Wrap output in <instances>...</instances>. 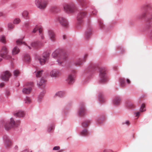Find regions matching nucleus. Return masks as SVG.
<instances>
[{
    "label": "nucleus",
    "mask_w": 152,
    "mask_h": 152,
    "mask_svg": "<svg viewBox=\"0 0 152 152\" xmlns=\"http://www.w3.org/2000/svg\"><path fill=\"white\" fill-rule=\"evenodd\" d=\"M38 26H36L35 28L32 31V32L34 33H35L37 31V30H38Z\"/></svg>",
    "instance_id": "37998d69"
},
{
    "label": "nucleus",
    "mask_w": 152,
    "mask_h": 152,
    "mask_svg": "<svg viewBox=\"0 0 152 152\" xmlns=\"http://www.w3.org/2000/svg\"><path fill=\"white\" fill-rule=\"evenodd\" d=\"M90 123V121H89L87 120L83 122L82 125L83 127H88Z\"/></svg>",
    "instance_id": "cd10ccee"
},
{
    "label": "nucleus",
    "mask_w": 152,
    "mask_h": 152,
    "mask_svg": "<svg viewBox=\"0 0 152 152\" xmlns=\"http://www.w3.org/2000/svg\"><path fill=\"white\" fill-rule=\"evenodd\" d=\"M8 50L6 46H3L0 52V56L2 58L6 59H8L11 58V56L8 55Z\"/></svg>",
    "instance_id": "20e7f679"
},
{
    "label": "nucleus",
    "mask_w": 152,
    "mask_h": 152,
    "mask_svg": "<svg viewBox=\"0 0 152 152\" xmlns=\"http://www.w3.org/2000/svg\"><path fill=\"white\" fill-rule=\"evenodd\" d=\"M121 102V99L120 97L116 96L113 100V103L114 104L116 105H119Z\"/></svg>",
    "instance_id": "2eb2a0df"
},
{
    "label": "nucleus",
    "mask_w": 152,
    "mask_h": 152,
    "mask_svg": "<svg viewBox=\"0 0 152 152\" xmlns=\"http://www.w3.org/2000/svg\"><path fill=\"white\" fill-rule=\"evenodd\" d=\"M110 151L107 149L104 150L103 151V152H110Z\"/></svg>",
    "instance_id": "13d9d810"
},
{
    "label": "nucleus",
    "mask_w": 152,
    "mask_h": 152,
    "mask_svg": "<svg viewBox=\"0 0 152 152\" xmlns=\"http://www.w3.org/2000/svg\"><path fill=\"white\" fill-rule=\"evenodd\" d=\"M63 39H66V35H64L63 36Z\"/></svg>",
    "instance_id": "052dcab7"
},
{
    "label": "nucleus",
    "mask_w": 152,
    "mask_h": 152,
    "mask_svg": "<svg viewBox=\"0 0 152 152\" xmlns=\"http://www.w3.org/2000/svg\"><path fill=\"white\" fill-rule=\"evenodd\" d=\"M57 20L64 27L67 28L68 27L69 24L67 21L63 17H59L57 18Z\"/></svg>",
    "instance_id": "1a4fd4ad"
},
{
    "label": "nucleus",
    "mask_w": 152,
    "mask_h": 152,
    "mask_svg": "<svg viewBox=\"0 0 152 152\" xmlns=\"http://www.w3.org/2000/svg\"><path fill=\"white\" fill-rule=\"evenodd\" d=\"M4 140L5 145L6 147H9L11 145L12 142L9 138L7 137L6 139L4 138Z\"/></svg>",
    "instance_id": "f3484780"
},
{
    "label": "nucleus",
    "mask_w": 152,
    "mask_h": 152,
    "mask_svg": "<svg viewBox=\"0 0 152 152\" xmlns=\"http://www.w3.org/2000/svg\"><path fill=\"white\" fill-rule=\"evenodd\" d=\"M14 148L15 150H17L18 148V147L16 145L15 146Z\"/></svg>",
    "instance_id": "680f3d73"
},
{
    "label": "nucleus",
    "mask_w": 152,
    "mask_h": 152,
    "mask_svg": "<svg viewBox=\"0 0 152 152\" xmlns=\"http://www.w3.org/2000/svg\"><path fill=\"white\" fill-rule=\"evenodd\" d=\"M60 148L59 146H55L53 148V150H59Z\"/></svg>",
    "instance_id": "49530a36"
},
{
    "label": "nucleus",
    "mask_w": 152,
    "mask_h": 152,
    "mask_svg": "<svg viewBox=\"0 0 152 152\" xmlns=\"http://www.w3.org/2000/svg\"><path fill=\"white\" fill-rule=\"evenodd\" d=\"M11 76L10 72L8 71H6L4 72L1 76V78L3 80H8Z\"/></svg>",
    "instance_id": "9b49d317"
},
{
    "label": "nucleus",
    "mask_w": 152,
    "mask_h": 152,
    "mask_svg": "<svg viewBox=\"0 0 152 152\" xmlns=\"http://www.w3.org/2000/svg\"><path fill=\"white\" fill-rule=\"evenodd\" d=\"M87 55H86L85 56V57H84V58H86V57H87Z\"/></svg>",
    "instance_id": "e2e57ef3"
},
{
    "label": "nucleus",
    "mask_w": 152,
    "mask_h": 152,
    "mask_svg": "<svg viewBox=\"0 0 152 152\" xmlns=\"http://www.w3.org/2000/svg\"><path fill=\"white\" fill-rule=\"evenodd\" d=\"M4 85V83H1L0 84V87L1 88H2L3 87Z\"/></svg>",
    "instance_id": "603ef678"
},
{
    "label": "nucleus",
    "mask_w": 152,
    "mask_h": 152,
    "mask_svg": "<svg viewBox=\"0 0 152 152\" xmlns=\"http://www.w3.org/2000/svg\"><path fill=\"white\" fill-rule=\"evenodd\" d=\"M38 30L39 31V33L41 37V38L42 39H44V37L43 35V34L42 33V29L41 28H39L38 27Z\"/></svg>",
    "instance_id": "c9c22d12"
},
{
    "label": "nucleus",
    "mask_w": 152,
    "mask_h": 152,
    "mask_svg": "<svg viewBox=\"0 0 152 152\" xmlns=\"http://www.w3.org/2000/svg\"><path fill=\"white\" fill-rule=\"evenodd\" d=\"M43 71V70L37 71V72L36 73V77H40L41 76Z\"/></svg>",
    "instance_id": "c756f323"
},
{
    "label": "nucleus",
    "mask_w": 152,
    "mask_h": 152,
    "mask_svg": "<svg viewBox=\"0 0 152 152\" xmlns=\"http://www.w3.org/2000/svg\"><path fill=\"white\" fill-rule=\"evenodd\" d=\"M48 35L50 39L53 41H54L56 39V36L53 31L52 30H49L48 31Z\"/></svg>",
    "instance_id": "4468645a"
},
{
    "label": "nucleus",
    "mask_w": 152,
    "mask_h": 152,
    "mask_svg": "<svg viewBox=\"0 0 152 152\" xmlns=\"http://www.w3.org/2000/svg\"><path fill=\"white\" fill-rule=\"evenodd\" d=\"M1 30H2L1 28H0V31Z\"/></svg>",
    "instance_id": "338daca9"
},
{
    "label": "nucleus",
    "mask_w": 152,
    "mask_h": 152,
    "mask_svg": "<svg viewBox=\"0 0 152 152\" xmlns=\"http://www.w3.org/2000/svg\"><path fill=\"white\" fill-rule=\"evenodd\" d=\"M140 113L139 112H138L136 113V116H139L140 115Z\"/></svg>",
    "instance_id": "4d7b16f0"
},
{
    "label": "nucleus",
    "mask_w": 152,
    "mask_h": 152,
    "mask_svg": "<svg viewBox=\"0 0 152 152\" xmlns=\"http://www.w3.org/2000/svg\"><path fill=\"white\" fill-rule=\"evenodd\" d=\"M61 51L59 50H57L54 51L52 54V56L54 58L57 57L58 59L57 62L60 65H62V64L67 59V57L65 55H62Z\"/></svg>",
    "instance_id": "f257e3e1"
},
{
    "label": "nucleus",
    "mask_w": 152,
    "mask_h": 152,
    "mask_svg": "<svg viewBox=\"0 0 152 152\" xmlns=\"http://www.w3.org/2000/svg\"><path fill=\"white\" fill-rule=\"evenodd\" d=\"M13 73L14 76L17 77L19 75L20 72L18 70H15L14 71Z\"/></svg>",
    "instance_id": "79ce46f5"
},
{
    "label": "nucleus",
    "mask_w": 152,
    "mask_h": 152,
    "mask_svg": "<svg viewBox=\"0 0 152 152\" xmlns=\"http://www.w3.org/2000/svg\"><path fill=\"white\" fill-rule=\"evenodd\" d=\"M83 63V59H79L75 63V64L76 65L80 66Z\"/></svg>",
    "instance_id": "72a5a7b5"
},
{
    "label": "nucleus",
    "mask_w": 152,
    "mask_h": 152,
    "mask_svg": "<svg viewBox=\"0 0 152 152\" xmlns=\"http://www.w3.org/2000/svg\"><path fill=\"white\" fill-rule=\"evenodd\" d=\"M64 9L65 11L69 13L73 12L76 10L75 5L73 3L67 4L64 6Z\"/></svg>",
    "instance_id": "0eeeda50"
},
{
    "label": "nucleus",
    "mask_w": 152,
    "mask_h": 152,
    "mask_svg": "<svg viewBox=\"0 0 152 152\" xmlns=\"http://www.w3.org/2000/svg\"><path fill=\"white\" fill-rule=\"evenodd\" d=\"M49 53L48 52H44L42 56V57L46 59V60H47L48 58L49 57Z\"/></svg>",
    "instance_id": "473e14b6"
},
{
    "label": "nucleus",
    "mask_w": 152,
    "mask_h": 152,
    "mask_svg": "<svg viewBox=\"0 0 152 152\" xmlns=\"http://www.w3.org/2000/svg\"><path fill=\"white\" fill-rule=\"evenodd\" d=\"M99 99L100 102H103L104 101V97L103 95H99Z\"/></svg>",
    "instance_id": "ea45409f"
},
{
    "label": "nucleus",
    "mask_w": 152,
    "mask_h": 152,
    "mask_svg": "<svg viewBox=\"0 0 152 152\" xmlns=\"http://www.w3.org/2000/svg\"><path fill=\"white\" fill-rule=\"evenodd\" d=\"M86 12L84 11L80 12L78 14L77 17V23L78 25H81L83 23V18L85 17Z\"/></svg>",
    "instance_id": "423d86ee"
},
{
    "label": "nucleus",
    "mask_w": 152,
    "mask_h": 152,
    "mask_svg": "<svg viewBox=\"0 0 152 152\" xmlns=\"http://www.w3.org/2000/svg\"><path fill=\"white\" fill-rule=\"evenodd\" d=\"M0 41L4 43H6V38L4 36L2 35L0 37Z\"/></svg>",
    "instance_id": "2f4dec72"
},
{
    "label": "nucleus",
    "mask_w": 152,
    "mask_h": 152,
    "mask_svg": "<svg viewBox=\"0 0 152 152\" xmlns=\"http://www.w3.org/2000/svg\"><path fill=\"white\" fill-rule=\"evenodd\" d=\"M46 80L43 78H42L40 80L37 82V85L39 87H44L46 83Z\"/></svg>",
    "instance_id": "f8f14e48"
},
{
    "label": "nucleus",
    "mask_w": 152,
    "mask_h": 152,
    "mask_svg": "<svg viewBox=\"0 0 152 152\" xmlns=\"http://www.w3.org/2000/svg\"><path fill=\"white\" fill-rule=\"evenodd\" d=\"M2 60V58H0V62H1V61Z\"/></svg>",
    "instance_id": "0e129e2a"
},
{
    "label": "nucleus",
    "mask_w": 152,
    "mask_h": 152,
    "mask_svg": "<svg viewBox=\"0 0 152 152\" xmlns=\"http://www.w3.org/2000/svg\"><path fill=\"white\" fill-rule=\"evenodd\" d=\"M21 20L19 18H16L13 20V23L14 24H17L19 23Z\"/></svg>",
    "instance_id": "f704fd0d"
},
{
    "label": "nucleus",
    "mask_w": 152,
    "mask_h": 152,
    "mask_svg": "<svg viewBox=\"0 0 152 152\" xmlns=\"http://www.w3.org/2000/svg\"><path fill=\"white\" fill-rule=\"evenodd\" d=\"M68 83L69 84H72L74 82V76L72 75H69L66 80Z\"/></svg>",
    "instance_id": "ddd939ff"
},
{
    "label": "nucleus",
    "mask_w": 152,
    "mask_h": 152,
    "mask_svg": "<svg viewBox=\"0 0 152 152\" xmlns=\"http://www.w3.org/2000/svg\"><path fill=\"white\" fill-rule=\"evenodd\" d=\"M25 103L27 104H29L31 103V100L30 98L26 97L25 99Z\"/></svg>",
    "instance_id": "7c9ffc66"
},
{
    "label": "nucleus",
    "mask_w": 152,
    "mask_h": 152,
    "mask_svg": "<svg viewBox=\"0 0 152 152\" xmlns=\"http://www.w3.org/2000/svg\"><path fill=\"white\" fill-rule=\"evenodd\" d=\"M127 82L128 83L130 84L131 83V82L130 80L129 79H127Z\"/></svg>",
    "instance_id": "bf43d9fd"
},
{
    "label": "nucleus",
    "mask_w": 152,
    "mask_h": 152,
    "mask_svg": "<svg viewBox=\"0 0 152 152\" xmlns=\"http://www.w3.org/2000/svg\"><path fill=\"white\" fill-rule=\"evenodd\" d=\"M6 94L7 96H9L10 94V92L8 90L6 92Z\"/></svg>",
    "instance_id": "09e8293b"
},
{
    "label": "nucleus",
    "mask_w": 152,
    "mask_h": 152,
    "mask_svg": "<svg viewBox=\"0 0 152 152\" xmlns=\"http://www.w3.org/2000/svg\"><path fill=\"white\" fill-rule=\"evenodd\" d=\"M145 107V105L144 104H142L141 107L140 109V112H143L146 110L145 109H143Z\"/></svg>",
    "instance_id": "4c0bfd02"
},
{
    "label": "nucleus",
    "mask_w": 152,
    "mask_h": 152,
    "mask_svg": "<svg viewBox=\"0 0 152 152\" xmlns=\"http://www.w3.org/2000/svg\"><path fill=\"white\" fill-rule=\"evenodd\" d=\"M89 134V132L88 131L87 129H85L84 130H83L80 133V134L82 136H87Z\"/></svg>",
    "instance_id": "5701e85b"
},
{
    "label": "nucleus",
    "mask_w": 152,
    "mask_h": 152,
    "mask_svg": "<svg viewBox=\"0 0 152 152\" xmlns=\"http://www.w3.org/2000/svg\"><path fill=\"white\" fill-rule=\"evenodd\" d=\"M35 4L37 8L43 10L47 7L48 2L47 0H35Z\"/></svg>",
    "instance_id": "f03ea898"
},
{
    "label": "nucleus",
    "mask_w": 152,
    "mask_h": 152,
    "mask_svg": "<svg viewBox=\"0 0 152 152\" xmlns=\"http://www.w3.org/2000/svg\"><path fill=\"white\" fill-rule=\"evenodd\" d=\"M65 95V93L63 91H60L57 92L55 95L60 97H63Z\"/></svg>",
    "instance_id": "a878e982"
},
{
    "label": "nucleus",
    "mask_w": 152,
    "mask_h": 152,
    "mask_svg": "<svg viewBox=\"0 0 152 152\" xmlns=\"http://www.w3.org/2000/svg\"><path fill=\"white\" fill-rule=\"evenodd\" d=\"M129 108H134L135 106L131 103H129L126 105Z\"/></svg>",
    "instance_id": "e433bc0d"
},
{
    "label": "nucleus",
    "mask_w": 152,
    "mask_h": 152,
    "mask_svg": "<svg viewBox=\"0 0 152 152\" xmlns=\"http://www.w3.org/2000/svg\"><path fill=\"white\" fill-rule=\"evenodd\" d=\"M33 86V83L32 82H28L26 83L25 84V87L22 90L23 93L25 94H30L32 91V87Z\"/></svg>",
    "instance_id": "39448f33"
},
{
    "label": "nucleus",
    "mask_w": 152,
    "mask_h": 152,
    "mask_svg": "<svg viewBox=\"0 0 152 152\" xmlns=\"http://www.w3.org/2000/svg\"><path fill=\"white\" fill-rule=\"evenodd\" d=\"M24 112L21 110H19L15 114V115L19 117H23L24 115Z\"/></svg>",
    "instance_id": "412c9836"
},
{
    "label": "nucleus",
    "mask_w": 152,
    "mask_h": 152,
    "mask_svg": "<svg viewBox=\"0 0 152 152\" xmlns=\"http://www.w3.org/2000/svg\"><path fill=\"white\" fill-rule=\"evenodd\" d=\"M77 1L80 4L82 5V3L83 2L84 0H77Z\"/></svg>",
    "instance_id": "8fccbe9b"
},
{
    "label": "nucleus",
    "mask_w": 152,
    "mask_h": 152,
    "mask_svg": "<svg viewBox=\"0 0 152 152\" xmlns=\"http://www.w3.org/2000/svg\"><path fill=\"white\" fill-rule=\"evenodd\" d=\"M5 15L2 12H0V17L4 16Z\"/></svg>",
    "instance_id": "3c124183"
},
{
    "label": "nucleus",
    "mask_w": 152,
    "mask_h": 152,
    "mask_svg": "<svg viewBox=\"0 0 152 152\" xmlns=\"http://www.w3.org/2000/svg\"><path fill=\"white\" fill-rule=\"evenodd\" d=\"M120 85L121 87H124L125 86V79L124 78H120L119 79Z\"/></svg>",
    "instance_id": "bb28decb"
},
{
    "label": "nucleus",
    "mask_w": 152,
    "mask_h": 152,
    "mask_svg": "<svg viewBox=\"0 0 152 152\" xmlns=\"http://www.w3.org/2000/svg\"><path fill=\"white\" fill-rule=\"evenodd\" d=\"M62 151V150H60L58 151V152H61Z\"/></svg>",
    "instance_id": "69168bd1"
},
{
    "label": "nucleus",
    "mask_w": 152,
    "mask_h": 152,
    "mask_svg": "<svg viewBox=\"0 0 152 152\" xmlns=\"http://www.w3.org/2000/svg\"><path fill=\"white\" fill-rule=\"evenodd\" d=\"M20 51V50L18 47L15 46L12 50V54L13 55L18 54Z\"/></svg>",
    "instance_id": "6ab92c4d"
},
{
    "label": "nucleus",
    "mask_w": 152,
    "mask_h": 152,
    "mask_svg": "<svg viewBox=\"0 0 152 152\" xmlns=\"http://www.w3.org/2000/svg\"><path fill=\"white\" fill-rule=\"evenodd\" d=\"M92 33V30L88 29L87 30L85 33V37L87 39H88L90 37Z\"/></svg>",
    "instance_id": "dca6fc26"
},
{
    "label": "nucleus",
    "mask_w": 152,
    "mask_h": 152,
    "mask_svg": "<svg viewBox=\"0 0 152 152\" xmlns=\"http://www.w3.org/2000/svg\"><path fill=\"white\" fill-rule=\"evenodd\" d=\"M16 43L17 45H20L21 44H24L26 45V46H27V47L29 49H31V47L30 46L26 45V44L25 43L23 42L22 41V40L21 39H19L17 40L16 41Z\"/></svg>",
    "instance_id": "b1692460"
},
{
    "label": "nucleus",
    "mask_w": 152,
    "mask_h": 152,
    "mask_svg": "<svg viewBox=\"0 0 152 152\" xmlns=\"http://www.w3.org/2000/svg\"><path fill=\"white\" fill-rule=\"evenodd\" d=\"M99 26L100 27V28H104V25L103 24V22L101 20H99Z\"/></svg>",
    "instance_id": "a19ab883"
},
{
    "label": "nucleus",
    "mask_w": 152,
    "mask_h": 152,
    "mask_svg": "<svg viewBox=\"0 0 152 152\" xmlns=\"http://www.w3.org/2000/svg\"><path fill=\"white\" fill-rule=\"evenodd\" d=\"M61 72L57 69L52 70L50 73V75L52 77H58L61 75Z\"/></svg>",
    "instance_id": "9d476101"
},
{
    "label": "nucleus",
    "mask_w": 152,
    "mask_h": 152,
    "mask_svg": "<svg viewBox=\"0 0 152 152\" xmlns=\"http://www.w3.org/2000/svg\"><path fill=\"white\" fill-rule=\"evenodd\" d=\"M22 16L24 18L26 19H29V12L27 11H24L22 13Z\"/></svg>",
    "instance_id": "4be33fe9"
},
{
    "label": "nucleus",
    "mask_w": 152,
    "mask_h": 152,
    "mask_svg": "<svg viewBox=\"0 0 152 152\" xmlns=\"http://www.w3.org/2000/svg\"><path fill=\"white\" fill-rule=\"evenodd\" d=\"M20 122L17 121L15 122L12 118L10 119V121L5 124L4 127L7 130H9L11 128L17 127L19 124Z\"/></svg>",
    "instance_id": "7ed1b4c3"
},
{
    "label": "nucleus",
    "mask_w": 152,
    "mask_h": 152,
    "mask_svg": "<svg viewBox=\"0 0 152 152\" xmlns=\"http://www.w3.org/2000/svg\"><path fill=\"white\" fill-rule=\"evenodd\" d=\"M85 113V110L83 106H82L80 108L79 111V115L80 116L84 115Z\"/></svg>",
    "instance_id": "a211bd4d"
},
{
    "label": "nucleus",
    "mask_w": 152,
    "mask_h": 152,
    "mask_svg": "<svg viewBox=\"0 0 152 152\" xmlns=\"http://www.w3.org/2000/svg\"><path fill=\"white\" fill-rule=\"evenodd\" d=\"M54 129V127L53 126L50 127L48 129V131L49 132H50Z\"/></svg>",
    "instance_id": "de8ad7c7"
},
{
    "label": "nucleus",
    "mask_w": 152,
    "mask_h": 152,
    "mask_svg": "<svg viewBox=\"0 0 152 152\" xmlns=\"http://www.w3.org/2000/svg\"><path fill=\"white\" fill-rule=\"evenodd\" d=\"M24 60L26 62H29L30 61L31 58L28 54H26L25 55L24 58Z\"/></svg>",
    "instance_id": "393cba45"
},
{
    "label": "nucleus",
    "mask_w": 152,
    "mask_h": 152,
    "mask_svg": "<svg viewBox=\"0 0 152 152\" xmlns=\"http://www.w3.org/2000/svg\"><path fill=\"white\" fill-rule=\"evenodd\" d=\"M39 42H34L31 43V46L34 48H37L39 45Z\"/></svg>",
    "instance_id": "c85d7f7f"
},
{
    "label": "nucleus",
    "mask_w": 152,
    "mask_h": 152,
    "mask_svg": "<svg viewBox=\"0 0 152 152\" xmlns=\"http://www.w3.org/2000/svg\"><path fill=\"white\" fill-rule=\"evenodd\" d=\"M29 23L27 22L25 23L24 26L26 28H28L29 27Z\"/></svg>",
    "instance_id": "a18cd8bd"
},
{
    "label": "nucleus",
    "mask_w": 152,
    "mask_h": 152,
    "mask_svg": "<svg viewBox=\"0 0 152 152\" xmlns=\"http://www.w3.org/2000/svg\"><path fill=\"white\" fill-rule=\"evenodd\" d=\"M43 95L42 94H40L38 97V100L40 102L43 97Z\"/></svg>",
    "instance_id": "c03bdc74"
},
{
    "label": "nucleus",
    "mask_w": 152,
    "mask_h": 152,
    "mask_svg": "<svg viewBox=\"0 0 152 152\" xmlns=\"http://www.w3.org/2000/svg\"><path fill=\"white\" fill-rule=\"evenodd\" d=\"M94 67V64H91L89 66V68H91V67Z\"/></svg>",
    "instance_id": "5fc2aeb1"
},
{
    "label": "nucleus",
    "mask_w": 152,
    "mask_h": 152,
    "mask_svg": "<svg viewBox=\"0 0 152 152\" xmlns=\"http://www.w3.org/2000/svg\"><path fill=\"white\" fill-rule=\"evenodd\" d=\"M38 60L39 61L40 64L41 65H43L44 64L47 60H46L42 56L39 57L38 58Z\"/></svg>",
    "instance_id": "aec40b11"
},
{
    "label": "nucleus",
    "mask_w": 152,
    "mask_h": 152,
    "mask_svg": "<svg viewBox=\"0 0 152 152\" xmlns=\"http://www.w3.org/2000/svg\"><path fill=\"white\" fill-rule=\"evenodd\" d=\"M100 79L99 81L101 83H104L107 80L106 76V70L104 68H100L99 71Z\"/></svg>",
    "instance_id": "6e6552de"
},
{
    "label": "nucleus",
    "mask_w": 152,
    "mask_h": 152,
    "mask_svg": "<svg viewBox=\"0 0 152 152\" xmlns=\"http://www.w3.org/2000/svg\"><path fill=\"white\" fill-rule=\"evenodd\" d=\"M97 14V12L96 11H94L92 12V15H95Z\"/></svg>",
    "instance_id": "864d4df0"
},
{
    "label": "nucleus",
    "mask_w": 152,
    "mask_h": 152,
    "mask_svg": "<svg viewBox=\"0 0 152 152\" xmlns=\"http://www.w3.org/2000/svg\"><path fill=\"white\" fill-rule=\"evenodd\" d=\"M125 124L129 125L130 124L129 122V121H126L125 123Z\"/></svg>",
    "instance_id": "6e6d98bb"
},
{
    "label": "nucleus",
    "mask_w": 152,
    "mask_h": 152,
    "mask_svg": "<svg viewBox=\"0 0 152 152\" xmlns=\"http://www.w3.org/2000/svg\"><path fill=\"white\" fill-rule=\"evenodd\" d=\"M8 27L9 29H13L14 27V25L12 23H10L8 24Z\"/></svg>",
    "instance_id": "58836bf2"
}]
</instances>
